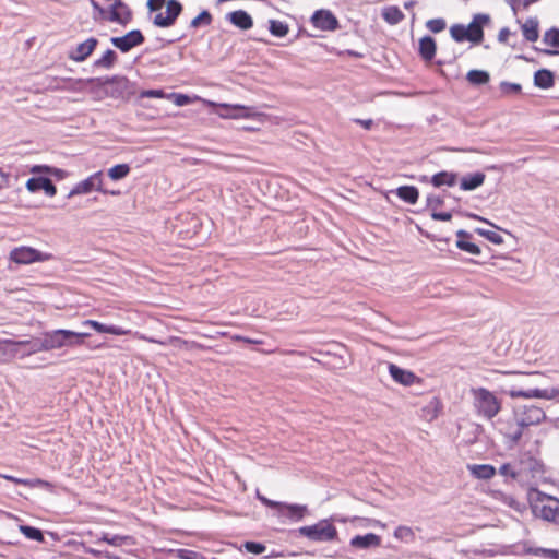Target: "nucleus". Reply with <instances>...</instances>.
<instances>
[{
  "instance_id": "obj_39",
  "label": "nucleus",
  "mask_w": 559,
  "mask_h": 559,
  "mask_svg": "<svg viewBox=\"0 0 559 559\" xmlns=\"http://www.w3.org/2000/svg\"><path fill=\"white\" fill-rule=\"evenodd\" d=\"M544 41L547 45L559 48V29L551 28L544 35Z\"/></svg>"
},
{
  "instance_id": "obj_31",
  "label": "nucleus",
  "mask_w": 559,
  "mask_h": 559,
  "mask_svg": "<svg viewBox=\"0 0 559 559\" xmlns=\"http://www.w3.org/2000/svg\"><path fill=\"white\" fill-rule=\"evenodd\" d=\"M130 173L128 164H118L108 169V176L112 180H120L127 177Z\"/></svg>"
},
{
  "instance_id": "obj_32",
  "label": "nucleus",
  "mask_w": 559,
  "mask_h": 559,
  "mask_svg": "<svg viewBox=\"0 0 559 559\" xmlns=\"http://www.w3.org/2000/svg\"><path fill=\"white\" fill-rule=\"evenodd\" d=\"M269 31L276 37H284L288 33V25L277 20H270Z\"/></svg>"
},
{
  "instance_id": "obj_21",
  "label": "nucleus",
  "mask_w": 559,
  "mask_h": 559,
  "mask_svg": "<svg viewBox=\"0 0 559 559\" xmlns=\"http://www.w3.org/2000/svg\"><path fill=\"white\" fill-rule=\"evenodd\" d=\"M84 325H91L98 332H102V333L106 332V333H111L115 335H127V334L131 333V329H129V328L114 325V324L106 325V324H102L97 321H92V320L84 322Z\"/></svg>"
},
{
  "instance_id": "obj_25",
  "label": "nucleus",
  "mask_w": 559,
  "mask_h": 559,
  "mask_svg": "<svg viewBox=\"0 0 559 559\" xmlns=\"http://www.w3.org/2000/svg\"><path fill=\"white\" fill-rule=\"evenodd\" d=\"M554 73L547 69H542L534 74V84L539 88H549L554 85Z\"/></svg>"
},
{
  "instance_id": "obj_43",
  "label": "nucleus",
  "mask_w": 559,
  "mask_h": 559,
  "mask_svg": "<svg viewBox=\"0 0 559 559\" xmlns=\"http://www.w3.org/2000/svg\"><path fill=\"white\" fill-rule=\"evenodd\" d=\"M521 85L518 83H510V82H501L500 83V90L503 94H519L521 92Z\"/></svg>"
},
{
  "instance_id": "obj_38",
  "label": "nucleus",
  "mask_w": 559,
  "mask_h": 559,
  "mask_svg": "<svg viewBox=\"0 0 559 559\" xmlns=\"http://www.w3.org/2000/svg\"><path fill=\"white\" fill-rule=\"evenodd\" d=\"M212 22V15L209 11H202L199 15H197L192 21L190 26L197 28L201 25H210Z\"/></svg>"
},
{
  "instance_id": "obj_18",
  "label": "nucleus",
  "mask_w": 559,
  "mask_h": 559,
  "mask_svg": "<svg viewBox=\"0 0 559 559\" xmlns=\"http://www.w3.org/2000/svg\"><path fill=\"white\" fill-rule=\"evenodd\" d=\"M282 506L283 507H281V509L278 510V514L287 516L295 521L301 520L308 512V509L306 506L288 504L285 502H282Z\"/></svg>"
},
{
  "instance_id": "obj_2",
  "label": "nucleus",
  "mask_w": 559,
  "mask_h": 559,
  "mask_svg": "<svg viewBox=\"0 0 559 559\" xmlns=\"http://www.w3.org/2000/svg\"><path fill=\"white\" fill-rule=\"evenodd\" d=\"M473 393L475 407L480 415L491 419L499 413L501 404L493 393L483 388L473 390Z\"/></svg>"
},
{
  "instance_id": "obj_17",
  "label": "nucleus",
  "mask_w": 559,
  "mask_h": 559,
  "mask_svg": "<svg viewBox=\"0 0 559 559\" xmlns=\"http://www.w3.org/2000/svg\"><path fill=\"white\" fill-rule=\"evenodd\" d=\"M380 544H381L380 536H378L373 533H368L366 535H356L350 540V546L354 548H359V549H368V548H372V547H378V546H380Z\"/></svg>"
},
{
  "instance_id": "obj_24",
  "label": "nucleus",
  "mask_w": 559,
  "mask_h": 559,
  "mask_svg": "<svg viewBox=\"0 0 559 559\" xmlns=\"http://www.w3.org/2000/svg\"><path fill=\"white\" fill-rule=\"evenodd\" d=\"M523 36L528 41H536L538 39V21L535 17L527 19L521 26Z\"/></svg>"
},
{
  "instance_id": "obj_10",
  "label": "nucleus",
  "mask_w": 559,
  "mask_h": 559,
  "mask_svg": "<svg viewBox=\"0 0 559 559\" xmlns=\"http://www.w3.org/2000/svg\"><path fill=\"white\" fill-rule=\"evenodd\" d=\"M132 19V13L129 7L122 0H116L109 8L108 21L127 25Z\"/></svg>"
},
{
  "instance_id": "obj_48",
  "label": "nucleus",
  "mask_w": 559,
  "mask_h": 559,
  "mask_svg": "<svg viewBox=\"0 0 559 559\" xmlns=\"http://www.w3.org/2000/svg\"><path fill=\"white\" fill-rule=\"evenodd\" d=\"M245 548L247 551L255 555L263 554L266 549V547L263 544L255 543V542H247L245 544Z\"/></svg>"
},
{
  "instance_id": "obj_3",
  "label": "nucleus",
  "mask_w": 559,
  "mask_h": 559,
  "mask_svg": "<svg viewBox=\"0 0 559 559\" xmlns=\"http://www.w3.org/2000/svg\"><path fill=\"white\" fill-rule=\"evenodd\" d=\"M299 534L313 542H331L337 536V531L328 520H322L310 526L299 528Z\"/></svg>"
},
{
  "instance_id": "obj_4",
  "label": "nucleus",
  "mask_w": 559,
  "mask_h": 559,
  "mask_svg": "<svg viewBox=\"0 0 559 559\" xmlns=\"http://www.w3.org/2000/svg\"><path fill=\"white\" fill-rule=\"evenodd\" d=\"M52 259V254L38 251L32 247H16L10 252V260L17 264H32Z\"/></svg>"
},
{
  "instance_id": "obj_30",
  "label": "nucleus",
  "mask_w": 559,
  "mask_h": 559,
  "mask_svg": "<svg viewBox=\"0 0 559 559\" xmlns=\"http://www.w3.org/2000/svg\"><path fill=\"white\" fill-rule=\"evenodd\" d=\"M117 60V53L108 49L99 59L94 62L96 68L110 69Z\"/></svg>"
},
{
  "instance_id": "obj_27",
  "label": "nucleus",
  "mask_w": 559,
  "mask_h": 559,
  "mask_svg": "<svg viewBox=\"0 0 559 559\" xmlns=\"http://www.w3.org/2000/svg\"><path fill=\"white\" fill-rule=\"evenodd\" d=\"M396 195L408 204H415L418 201L419 192L414 186H402L396 189Z\"/></svg>"
},
{
  "instance_id": "obj_15",
  "label": "nucleus",
  "mask_w": 559,
  "mask_h": 559,
  "mask_svg": "<svg viewBox=\"0 0 559 559\" xmlns=\"http://www.w3.org/2000/svg\"><path fill=\"white\" fill-rule=\"evenodd\" d=\"M509 395L511 397H536V399H546L551 400L559 395V390L557 389H550V390H539V389H533V390H515L512 389L509 391Z\"/></svg>"
},
{
  "instance_id": "obj_16",
  "label": "nucleus",
  "mask_w": 559,
  "mask_h": 559,
  "mask_svg": "<svg viewBox=\"0 0 559 559\" xmlns=\"http://www.w3.org/2000/svg\"><path fill=\"white\" fill-rule=\"evenodd\" d=\"M389 372L394 381L403 385H412L417 380V377L412 371L402 369L394 364L389 365Z\"/></svg>"
},
{
  "instance_id": "obj_7",
  "label": "nucleus",
  "mask_w": 559,
  "mask_h": 559,
  "mask_svg": "<svg viewBox=\"0 0 559 559\" xmlns=\"http://www.w3.org/2000/svg\"><path fill=\"white\" fill-rule=\"evenodd\" d=\"M96 190L103 193H108L107 190L103 189V174L102 171H97L91 175L85 180L79 182L69 193V198L76 194H86L91 191Z\"/></svg>"
},
{
  "instance_id": "obj_49",
  "label": "nucleus",
  "mask_w": 559,
  "mask_h": 559,
  "mask_svg": "<svg viewBox=\"0 0 559 559\" xmlns=\"http://www.w3.org/2000/svg\"><path fill=\"white\" fill-rule=\"evenodd\" d=\"M32 174L38 175V174H59L61 173L60 169H52L51 167L47 165H35L29 170Z\"/></svg>"
},
{
  "instance_id": "obj_52",
  "label": "nucleus",
  "mask_w": 559,
  "mask_h": 559,
  "mask_svg": "<svg viewBox=\"0 0 559 559\" xmlns=\"http://www.w3.org/2000/svg\"><path fill=\"white\" fill-rule=\"evenodd\" d=\"M41 183L43 190L47 195L53 197L57 193V189L49 178H44V181H41Z\"/></svg>"
},
{
  "instance_id": "obj_1",
  "label": "nucleus",
  "mask_w": 559,
  "mask_h": 559,
  "mask_svg": "<svg viewBox=\"0 0 559 559\" xmlns=\"http://www.w3.org/2000/svg\"><path fill=\"white\" fill-rule=\"evenodd\" d=\"M90 334L85 331L56 330L47 333L43 340L45 349H56L63 346L80 344Z\"/></svg>"
},
{
  "instance_id": "obj_26",
  "label": "nucleus",
  "mask_w": 559,
  "mask_h": 559,
  "mask_svg": "<svg viewBox=\"0 0 559 559\" xmlns=\"http://www.w3.org/2000/svg\"><path fill=\"white\" fill-rule=\"evenodd\" d=\"M419 53L423 59L429 61L436 55V43L432 37L425 36L419 41Z\"/></svg>"
},
{
  "instance_id": "obj_58",
  "label": "nucleus",
  "mask_w": 559,
  "mask_h": 559,
  "mask_svg": "<svg viewBox=\"0 0 559 559\" xmlns=\"http://www.w3.org/2000/svg\"><path fill=\"white\" fill-rule=\"evenodd\" d=\"M355 121L357 123L361 124L365 129H370L373 124V121L371 119H367V120L356 119Z\"/></svg>"
},
{
  "instance_id": "obj_13",
  "label": "nucleus",
  "mask_w": 559,
  "mask_h": 559,
  "mask_svg": "<svg viewBox=\"0 0 559 559\" xmlns=\"http://www.w3.org/2000/svg\"><path fill=\"white\" fill-rule=\"evenodd\" d=\"M540 518L559 523V499L551 496H545L540 499Z\"/></svg>"
},
{
  "instance_id": "obj_63",
  "label": "nucleus",
  "mask_w": 559,
  "mask_h": 559,
  "mask_svg": "<svg viewBox=\"0 0 559 559\" xmlns=\"http://www.w3.org/2000/svg\"><path fill=\"white\" fill-rule=\"evenodd\" d=\"M468 216H469V217H472V218H474V219H478V221H483V222L488 223L486 219H484V218L479 217V216H478V215H476V214H468Z\"/></svg>"
},
{
  "instance_id": "obj_50",
  "label": "nucleus",
  "mask_w": 559,
  "mask_h": 559,
  "mask_svg": "<svg viewBox=\"0 0 559 559\" xmlns=\"http://www.w3.org/2000/svg\"><path fill=\"white\" fill-rule=\"evenodd\" d=\"M178 557L180 559H205L202 554L189 549H179Z\"/></svg>"
},
{
  "instance_id": "obj_61",
  "label": "nucleus",
  "mask_w": 559,
  "mask_h": 559,
  "mask_svg": "<svg viewBox=\"0 0 559 559\" xmlns=\"http://www.w3.org/2000/svg\"><path fill=\"white\" fill-rule=\"evenodd\" d=\"M92 5L95 10L99 11L100 13H104V9L94 0H92Z\"/></svg>"
},
{
  "instance_id": "obj_57",
  "label": "nucleus",
  "mask_w": 559,
  "mask_h": 559,
  "mask_svg": "<svg viewBox=\"0 0 559 559\" xmlns=\"http://www.w3.org/2000/svg\"><path fill=\"white\" fill-rule=\"evenodd\" d=\"M510 34H511V32H510L509 28H507V27L501 28L499 34H498V40L500 43H507Z\"/></svg>"
},
{
  "instance_id": "obj_28",
  "label": "nucleus",
  "mask_w": 559,
  "mask_h": 559,
  "mask_svg": "<svg viewBox=\"0 0 559 559\" xmlns=\"http://www.w3.org/2000/svg\"><path fill=\"white\" fill-rule=\"evenodd\" d=\"M381 15L383 20L391 25H396L404 19L403 12L394 5L385 7L382 10Z\"/></svg>"
},
{
  "instance_id": "obj_37",
  "label": "nucleus",
  "mask_w": 559,
  "mask_h": 559,
  "mask_svg": "<svg viewBox=\"0 0 559 559\" xmlns=\"http://www.w3.org/2000/svg\"><path fill=\"white\" fill-rule=\"evenodd\" d=\"M456 247L463 251H466L471 254H474V255H479L480 254V248L473 243V242H469V241H466L464 239H459L456 241Z\"/></svg>"
},
{
  "instance_id": "obj_9",
  "label": "nucleus",
  "mask_w": 559,
  "mask_h": 559,
  "mask_svg": "<svg viewBox=\"0 0 559 559\" xmlns=\"http://www.w3.org/2000/svg\"><path fill=\"white\" fill-rule=\"evenodd\" d=\"M110 41L122 52H128L132 48L142 45L144 43V36L139 29H133L127 33L124 36L111 37Z\"/></svg>"
},
{
  "instance_id": "obj_55",
  "label": "nucleus",
  "mask_w": 559,
  "mask_h": 559,
  "mask_svg": "<svg viewBox=\"0 0 559 559\" xmlns=\"http://www.w3.org/2000/svg\"><path fill=\"white\" fill-rule=\"evenodd\" d=\"M431 217L435 219V221H444V222H448L451 219L452 215L451 213L449 212H432L431 213Z\"/></svg>"
},
{
  "instance_id": "obj_60",
  "label": "nucleus",
  "mask_w": 559,
  "mask_h": 559,
  "mask_svg": "<svg viewBox=\"0 0 559 559\" xmlns=\"http://www.w3.org/2000/svg\"><path fill=\"white\" fill-rule=\"evenodd\" d=\"M4 478L11 480V481H14L16 484H27V480H23V479H19V478H15L13 476H4Z\"/></svg>"
},
{
  "instance_id": "obj_19",
  "label": "nucleus",
  "mask_w": 559,
  "mask_h": 559,
  "mask_svg": "<svg viewBox=\"0 0 559 559\" xmlns=\"http://www.w3.org/2000/svg\"><path fill=\"white\" fill-rule=\"evenodd\" d=\"M228 20L233 25L240 29H249L253 25V20L249 13L243 10H237L228 14Z\"/></svg>"
},
{
  "instance_id": "obj_5",
  "label": "nucleus",
  "mask_w": 559,
  "mask_h": 559,
  "mask_svg": "<svg viewBox=\"0 0 559 559\" xmlns=\"http://www.w3.org/2000/svg\"><path fill=\"white\" fill-rule=\"evenodd\" d=\"M546 415L543 408L535 405H525L518 408L514 414V420L522 427L537 425L545 419Z\"/></svg>"
},
{
  "instance_id": "obj_51",
  "label": "nucleus",
  "mask_w": 559,
  "mask_h": 559,
  "mask_svg": "<svg viewBox=\"0 0 559 559\" xmlns=\"http://www.w3.org/2000/svg\"><path fill=\"white\" fill-rule=\"evenodd\" d=\"M142 98H165L166 94L163 90H145L141 92Z\"/></svg>"
},
{
  "instance_id": "obj_12",
  "label": "nucleus",
  "mask_w": 559,
  "mask_h": 559,
  "mask_svg": "<svg viewBox=\"0 0 559 559\" xmlns=\"http://www.w3.org/2000/svg\"><path fill=\"white\" fill-rule=\"evenodd\" d=\"M217 112L223 118L231 119L249 118L254 115V110L251 107L228 104H219Z\"/></svg>"
},
{
  "instance_id": "obj_6",
  "label": "nucleus",
  "mask_w": 559,
  "mask_h": 559,
  "mask_svg": "<svg viewBox=\"0 0 559 559\" xmlns=\"http://www.w3.org/2000/svg\"><path fill=\"white\" fill-rule=\"evenodd\" d=\"M181 12L182 5L178 0H168L166 2V12H158L153 19V24L163 28L170 27L175 24Z\"/></svg>"
},
{
  "instance_id": "obj_56",
  "label": "nucleus",
  "mask_w": 559,
  "mask_h": 559,
  "mask_svg": "<svg viewBox=\"0 0 559 559\" xmlns=\"http://www.w3.org/2000/svg\"><path fill=\"white\" fill-rule=\"evenodd\" d=\"M175 97V104L178 106H185L189 103V97L183 94H171Z\"/></svg>"
},
{
  "instance_id": "obj_14",
  "label": "nucleus",
  "mask_w": 559,
  "mask_h": 559,
  "mask_svg": "<svg viewBox=\"0 0 559 559\" xmlns=\"http://www.w3.org/2000/svg\"><path fill=\"white\" fill-rule=\"evenodd\" d=\"M97 44L98 40L94 37H91L72 49L69 52V58L75 62H83L93 53Z\"/></svg>"
},
{
  "instance_id": "obj_64",
  "label": "nucleus",
  "mask_w": 559,
  "mask_h": 559,
  "mask_svg": "<svg viewBox=\"0 0 559 559\" xmlns=\"http://www.w3.org/2000/svg\"><path fill=\"white\" fill-rule=\"evenodd\" d=\"M545 53H547L549 56H555V55H559V51L558 50H545Z\"/></svg>"
},
{
  "instance_id": "obj_35",
  "label": "nucleus",
  "mask_w": 559,
  "mask_h": 559,
  "mask_svg": "<svg viewBox=\"0 0 559 559\" xmlns=\"http://www.w3.org/2000/svg\"><path fill=\"white\" fill-rule=\"evenodd\" d=\"M450 33H451L452 38L457 43L467 40V32H466V27L464 25H461V24L453 25L450 28Z\"/></svg>"
},
{
  "instance_id": "obj_54",
  "label": "nucleus",
  "mask_w": 559,
  "mask_h": 559,
  "mask_svg": "<svg viewBox=\"0 0 559 559\" xmlns=\"http://www.w3.org/2000/svg\"><path fill=\"white\" fill-rule=\"evenodd\" d=\"M166 2V0H147V9L151 12L159 11Z\"/></svg>"
},
{
  "instance_id": "obj_22",
  "label": "nucleus",
  "mask_w": 559,
  "mask_h": 559,
  "mask_svg": "<svg viewBox=\"0 0 559 559\" xmlns=\"http://www.w3.org/2000/svg\"><path fill=\"white\" fill-rule=\"evenodd\" d=\"M467 468L478 479H490L496 474L495 467L489 464H473L468 465Z\"/></svg>"
},
{
  "instance_id": "obj_47",
  "label": "nucleus",
  "mask_w": 559,
  "mask_h": 559,
  "mask_svg": "<svg viewBox=\"0 0 559 559\" xmlns=\"http://www.w3.org/2000/svg\"><path fill=\"white\" fill-rule=\"evenodd\" d=\"M124 539H126V537H122L119 535H114L111 537H109V535H104L99 540L96 542V544L100 545L102 543L105 542V543H108L114 546H120V545H122Z\"/></svg>"
},
{
  "instance_id": "obj_41",
  "label": "nucleus",
  "mask_w": 559,
  "mask_h": 559,
  "mask_svg": "<svg viewBox=\"0 0 559 559\" xmlns=\"http://www.w3.org/2000/svg\"><path fill=\"white\" fill-rule=\"evenodd\" d=\"M524 428L525 427H522L521 425L514 421V427H510L509 431L506 435L513 443H518L519 440L522 438Z\"/></svg>"
},
{
  "instance_id": "obj_33",
  "label": "nucleus",
  "mask_w": 559,
  "mask_h": 559,
  "mask_svg": "<svg viewBox=\"0 0 559 559\" xmlns=\"http://www.w3.org/2000/svg\"><path fill=\"white\" fill-rule=\"evenodd\" d=\"M20 531L28 539H33V540H37V542H43L44 540V535H43L41 531L36 528V527L27 526V525H21L20 526Z\"/></svg>"
},
{
  "instance_id": "obj_29",
  "label": "nucleus",
  "mask_w": 559,
  "mask_h": 559,
  "mask_svg": "<svg viewBox=\"0 0 559 559\" xmlns=\"http://www.w3.org/2000/svg\"><path fill=\"white\" fill-rule=\"evenodd\" d=\"M466 80L475 86L487 84L490 80V75L484 70H471L466 74Z\"/></svg>"
},
{
  "instance_id": "obj_11",
  "label": "nucleus",
  "mask_w": 559,
  "mask_h": 559,
  "mask_svg": "<svg viewBox=\"0 0 559 559\" xmlns=\"http://www.w3.org/2000/svg\"><path fill=\"white\" fill-rule=\"evenodd\" d=\"M490 21L487 14H476L473 21L466 26L467 40L480 43L484 37L483 27Z\"/></svg>"
},
{
  "instance_id": "obj_53",
  "label": "nucleus",
  "mask_w": 559,
  "mask_h": 559,
  "mask_svg": "<svg viewBox=\"0 0 559 559\" xmlns=\"http://www.w3.org/2000/svg\"><path fill=\"white\" fill-rule=\"evenodd\" d=\"M258 498L264 506L270 507L272 509H276L277 511L281 509V507H283L282 502L270 500L266 497L261 496L260 493H258Z\"/></svg>"
},
{
  "instance_id": "obj_34",
  "label": "nucleus",
  "mask_w": 559,
  "mask_h": 559,
  "mask_svg": "<svg viewBox=\"0 0 559 559\" xmlns=\"http://www.w3.org/2000/svg\"><path fill=\"white\" fill-rule=\"evenodd\" d=\"M394 536L397 539H401V540H404L407 543L413 542L415 538V534H414L413 530L408 526H399L394 532Z\"/></svg>"
},
{
  "instance_id": "obj_23",
  "label": "nucleus",
  "mask_w": 559,
  "mask_h": 559,
  "mask_svg": "<svg viewBox=\"0 0 559 559\" xmlns=\"http://www.w3.org/2000/svg\"><path fill=\"white\" fill-rule=\"evenodd\" d=\"M456 181H457V175L454 173H449V171L437 173L430 179V182L437 188H439L441 186L453 187L456 185Z\"/></svg>"
},
{
  "instance_id": "obj_8",
  "label": "nucleus",
  "mask_w": 559,
  "mask_h": 559,
  "mask_svg": "<svg viewBox=\"0 0 559 559\" xmlns=\"http://www.w3.org/2000/svg\"><path fill=\"white\" fill-rule=\"evenodd\" d=\"M311 23L316 28L325 32H333L340 27L338 20L336 16L326 9H320L314 11L311 16Z\"/></svg>"
},
{
  "instance_id": "obj_20",
  "label": "nucleus",
  "mask_w": 559,
  "mask_h": 559,
  "mask_svg": "<svg viewBox=\"0 0 559 559\" xmlns=\"http://www.w3.org/2000/svg\"><path fill=\"white\" fill-rule=\"evenodd\" d=\"M485 174L474 173L467 174L461 178L460 188L464 191H472L480 187L485 181Z\"/></svg>"
},
{
  "instance_id": "obj_44",
  "label": "nucleus",
  "mask_w": 559,
  "mask_h": 559,
  "mask_svg": "<svg viewBox=\"0 0 559 559\" xmlns=\"http://www.w3.org/2000/svg\"><path fill=\"white\" fill-rule=\"evenodd\" d=\"M521 467L523 468V472L528 468L530 471H532L533 473H538L540 472V464L538 461H536L535 459L533 457H527L523 461H521Z\"/></svg>"
},
{
  "instance_id": "obj_59",
  "label": "nucleus",
  "mask_w": 559,
  "mask_h": 559,
  "mask_svg": "<svg viewBox=\"0 0 559 559\" xmlns=\"http://www.w3.org/2000/svg\"><path fill=\"white\" fill-rule=\"evenodd\" d=\"M456 236L459 237V239H464V240H465V238L471 237V235L467 231L462 230V229L456 233Z\"/></svg>"
},
{
  "instance_id": "obj_46",
  "label": "nucleus",
  "mask_w": 559,
  "mask_h": 559,
  "mask_svg": "<svg viewBox=\"0 0 559 559\" xmlns=\"http://www.w3.org/2000/svg\"><path fill=\"white\" fill-rule=\"evenodd\" d=\"M443 202V198L439 195L430 194L427 197V206L432 210V212H436L437 209L441 207Z\"/></svg>"
},
{
  "instance_id": "obj_62",
  "label": "nucleus",
  "mask_w": 559,
  "mask_h": 559,
  "mask_svg": "<svg viewBox=\"0 0 559 559\" xmlns=\"http://www.w3.org/2000/svg\"><path fill=\"white\" fill-rule=\"evenodd\" d=\"M546 552L551 558H558L557 551H555V550H546Z\"/></svg>"
},
{
  "instance_id": "obj_40",
  "label": "nucleus",
  "mask_w": 559,
  "mask_h": 559,
  "mask_svg": "<svg viewBox=\"0 0 559 559\" xmlns=\"http://www.w3.org/2000/svg\"><path fill=\"white\" fill-rule=\"evenodd\" d=\"M476 231L480 236H483L486 239H488L489 241H491L492 243L500 245L503 242L502 237L499 234H497L496 231L481 229V228H477Z\"/></svg>"
},
{
  "instance_id": "obj_42",
  "label": "nucleus",
  "mask_w": 559,
  "mask_h": 559,
  "mask_svg": "<svg viewBox=\"0 0 559 559\" xmlns=\"http://www.w3.org/2000/svg\"><path fill=\"white\" fill-rule=\"evenodd\" d=\"M445 21L443 19H432L427 21L426 26L432 33H440L445 28Z\"/></svg>"
},
{
  "instance_id": "obj_45",
  "label": "nucleus",
  "mask_w": 559,
  "mask_h": 559,
  "mask_svg": "<svg viewBox=\"0 0 559 559\" xmlns=\"http://www.w3.org/2000/svg\"><path fill=\"white\" fill-rule=\"evenodd\" d=\"M41 181H44V177H33V178H29L26 181V189L29 192H37L39 190H43Z\"/></svg>"
},
{
  "instance_id": "obj_36",
  "label": "nucleus",
  "mask_w": 559,
  "mask_h": 559,
  "mask_svg": "<svg viewBox=\"0 0 559 559\" xmlns=\"http://www.w3.org/2000/svg\"><path fill=\"white\" fill-rule=\"evenodd\" d=\"M499 473L502 476H510L515 479L523 474V468L520 467L519 469H516L512 464L507 463L500 466Z\"/></svg>"
}]
</instances>
